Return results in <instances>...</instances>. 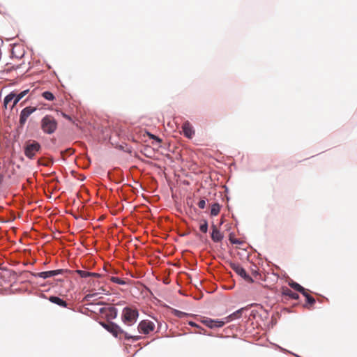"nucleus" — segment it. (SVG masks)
Wrapping results in <instances>:
<instances>
[{
    "mask_svg": "<svg viewBox=\"0 0 357 357\" xmlns=\"http://www.w3.org/2000/svg\"><path fill=\"white\" fill-rule=\"evenodd\" d=\"M16 96V93L14 92L10 93L8 95H7L3 100L4 106L6 107L7 105L11 102L13 100H14V98Z\"/></svg>",
    "mask_w": 357,
    "mask_h": 357,
    "instance_id": "obj_18",
    "label": "nucleus"
},
{
    "mask_svg": "<svg viewBox=\"0 0 357 357\" xmlns=\"http://www.w3.org/2000/svg\"><path fill=\"white\" fill-rule=\"evenodd\" d=\"M282 294L283 296L288 297L289 298L297 300L299 298V295L291 291L288 287H282Z\"/></svg>",
    "mask_w": 357,
    "mask_h": 357,
    "instance_id": "obj_12",
    "label": "nucleus"
},
{
    "mask_svg": "<svg viewBox=\"0 0 357 357\" xmlns=\"http://www.w3.org/2000/svg\"><path fill=\"white\" fill-rule=\"evenodd\" d=\"M212 233H211V238L214 242H220L223 238L222 234L220 231V230L217 228L215 225H213L212 227Z\"/></svg>",
    "mask_w": 357,
    "mask_h": 357,
    "instance_id": "obj_11",
    "label": "nucleus"
},
{
    "mask_svg": "<svg viewBox=\"0 0 357 357\" xmlns=\"http://www.w3.org/2000/svg\"><path fill=\"white\" fill-rule=\"evenodd\" d=\"M245 307H242L234 313L231 314L230 315L225 317L223 321H225V323H228L234 319H239L242 315V312L245 310Z\"/></svg>",
    "mask_w": 357,
    "mask_h": 357,
    "instance_id": "obj_13",
    "label": "nucleus"
},
{
    "mask_svg": "<svg viewBox=\"0 0 357 357\" xmlns=\"http://www.w3.org/2000/svg\"><path fill=\"white\" fill-rule=\"evenodd\" d=\"M50 301L53 303H55L58 305H60L61 307H66L67 306V303L63 301V299L60 298L59 297H57V296H50V298H49Z\"/></svg>",
    "mask_w": 357,
    "mask_h": 357,
    "instance_id": "obj_14",
    "label": "nucleus"
},
{
    "mask_svg": "<svg viewBox=\"0 0 357 357\" xmlns=\"http://www.w3.org/2000/svg\"><path fill=\"white\" fill-rule=\"evenodd\" d=\"M155 329V324L150 320H142L139 322L137 326L139 333L148 335L153 332Z\"/></svg>",
    "mask_w": 357,
    "mask_h": 357,
    "instance_id": "obj_5",
    "label": "nucleus"
},
{
    "mask_svg": "<svg viewBox=\"0 0 357 357\" xmlns=\"http://www.w3.org/2000/svg\"><path fill=\"white\" fill-rule=\"evenodd\" d=\"M289 284L291 288H293L294 290H296L298 292L304 291V288L296 282L292 281V282H289Z\"/></svg>",
    "mask_w": 357,
    "mask_h": 357,
    "instance_id": "obj_17",
    "label": "nucleus"
},
{
    "mask_svg": "<svg viewBox=\"0 0 357 357\" xmlns=\"http://www.w3.org/2000/svg\"><path fill=\"white\" fill-rule=\"evenodd\" d=\"M62 116H63L64 118H66V119H68V120H71V118H70L68 115L66 114L65 113H62Z\"/></svg>",
    "mask_w": 357,
    "mask_h": 357,
    "instance_id": "obj_31",
    "label": "nucleus"
},
{
    "mask_svg": "<svg viewBox=\"0 0 357 357\" xmlns=\"http://www.w3.org/2000/svg\"><path fill=\"white\" fill-rule=\"evenodd\" d=\"M253 275H257V271H253Z\"/></svg>",
    "mask_w": 357,
    "mask_h": 357,
    "instance_id": "obj_35",
    "label": "nucleus"
},
{
    "mask_svg": "<svg viewBox=\"0 0 357 357\" xmlns=\"http://www.w3.org/2000/svg\"><path fill=\"white\" fill-rule=\"evenodd\" d=\"M110 280L114 283H116L118 284L124 285L127 284V282L124 280H122L119 278L112 276L110 278Z\"/></svg>",
    "mask_w": 357,
    "mask_h": 357,
    "instance_id": "obj_19",
    "label": "nucleus"
},
{
    "mask_svg": "<svg viewBox=\"0 0 357 357\" xmlns=\"http://www.w3.org/2000/svg\"><path fill=\"white\" fill-rule=\"evenodd\" d=\"M197 205H198L199 208H202V209L204 208L205 206H206V201H205V199L200 200L198 202Z\"/></svg>",
    "mask_w": 357,
    "mask_h": 357,
    "instance_id": "obj_25",
    "label": "nucleus"
},
{
    "mask_svg": "<svg viewBox=\"0 0 357 357\" xmlns=\"http://www.w3.org/2000/svg\"><path fill=\"white\" fill-rule=\"evenodd\" d=\"M40 149V144L36 141H33L31 143L26 144L24 148V154L27 158L31 159L35 156Z\"/></svg>",
    "mask_w": 357,
    "mask_h": 357,
    "instance_id": "obj_6",
    "label": "nucleus"
},
{
    "mask_svg": "<svg viewBox=\"0 0 357 357\" xmlns=\"http://www.w3.org/2000/svg\"><path fill=\"white\" fill-rule=\"evenodd\" d=\"M77 273L81 277V278H88L91 277V272L82 271V270H77Z\"/></svg>",
    "mask_w": 357,
    "mask_h": 357,
    "instance_id": "obj_21",
    "label": "nucleus"
},
{
    "mask_svg": "<svg viewBox=\"0 0 357 357\" xmlns=\"http://www.w3.org/2000/svg\"><path fill=\"white\" fill-rule=\"evenodd\" d=\"M231 241L232 243H234V244H237L239 243L237 240H231Z\"/></svg>",
    "mask_w": 357,
    "mask_h": 357,
    "instance_id": "obj_32",
    "label": "nucleus"
},
{
    "mask_svg": "<svg viewBox=\"0 0 357 357\" xmlns=\"http://www.w3.org/2000/svg\"><path fill=\"white\" fill-rule=\"evenodd\" d=\"M66 271L63 269H58V270H54V271H43L40 273H38L36 276L46 279L48 278H52L54 276H56L63 272Z\"/></svg>",
    "mask_w": 357,
    "mask_h": 357,
    "instance_id": "obj_9",
    "label": "nucleus"
},
{
    "mask_svg": "<svg viewBox=\"0 0 357 357\" xmlns=\"http://www.w3.org/2000/svg\"><path fill=\"white\" fill-rule=\"evenodd\" d=\"M149 135L150 138L156 140L158 142H161V139L159 137L155 136L154 135L149 134Z\"/></svg>",
    "mask_w": 357,
    "mask_h": 357,
    "instance_id": "obj_28",
    "label": "nucleus"
},
{
    "mask_svg": "<svg viewBox=\"0 0 357 357\" xmlns=\"http://www.w3.org/2000/svg\"><path fill=\"white\" fill-rule=\"evenodd\" d=\"M188 324H189L190 326H191L196 327V328H199V329H202V330H203V328H202V327H200L199 325H197L196 323H195V322H193V321H190V322L188 323Z\"/></svg>",
    "mask_w": 357,
    "mask_h": 357,
    "instance_id": "obj_27",
    "label": "nucleus"
},
{
    "mask_svg": "<svg viewBox=\"0 0 357 357\" xmlns=\"http://www.w3.org/2000/svg\"><path fill=\"white\" fill-rule=\"evenodd\" d=\"M104 328H105L107 331L111 333L116 337H121V335H123L125 339L126 340H132V341H138L141 339V337L139 335H130L128 333L125 332L119 325L114 322H108V323H100Z\"/></svg>",
    "mask_w": 357,
    "mask_h": 357,
    "instance_id": "obj_1",
    "label": "nucleus"
},
{
    "mask_svg": "<svg viewBox=\"0 0 357 357\" xmlns=\"http://www.w3.org/2000/svg\"><path fill=\"white\" fill-rule=\"evenodd\" d=\"M174 314L178 317H183V316H185L186 314L185 312H183L181 311H179V310H175L174 312Z\"/></svg>",
    "mask_w": 357,
    "mask_h": 357,
    "instance_id": "obj_26",
    "label": "nucleus"
},
{
    "mask_svg": "<svg viewBox=\"0 0 357 357\" xmlns=\"http://www.w3.org/2000/svg\"><path fill=\"white\" fill-rule=\"evenodd\" d=\"M182 130L183 135L188 138H192L195 134V131L191 124L188 121L183 123L182 126Z\"/></svg>",
    "mask_w": 357,
    "mask_h": 357,
    "instance_id": "obj_10",
    "label": "nucleus"
},
{
    "mask_svg": "<svg viewBox=\"0 0 357 357\" xmlns=\"http://www.w3.org/2000/svg\"><path fill=\"white\" fill-rule=\"evenodd\" d=\"M231 268L238 275L243 278L246 282L249 283L254 282L253 279L247 274L245 270L238 263H231Z\"/></svg>",
    "mask_w": 357,
    "mask_h": 357,
    "instance_id": "obj_4",
    "label": "nucleus"
},
{
    "mask_svg": "<svg viewBox=\"0 0 357 357\" xmlns=\"http://www.w3.org/2000/svg\"><path fill=\"white\" fill-rule=\"evenodd\" d=\"M306 301L310 306L315 303V299L310 295L307 296Z\"/></svg>",
    "mask_w": 357,
    "mask_h": 357,
    "instance_id": "obj_23",
    "label": "nucleus"
},
{
    "mask_svg": "<svg viewBox=\"0 0 357 357\" xmlns=\"http://www.w3.org/2000/svg\"><path fill=\"white\" fill-rule=\"evenodd\" d=\"M91 276L92 277H95V278H99L100 276V275L99 273H91Z\"/></svg>",
    "mask_w": 357,
    "mask_h": 357,
    "instance_id": "obj_30",
    "label": "nucleus"
},
{
    "mask_svg": "<svg viewBox=\"0 0 357 357\" xmlns=\"http://www.w3.org/2000/svg\"><path fill=\"white\" fill-rule=\"evenodd\" d=\"M203 331H204V332H205V331H204V329H203ZM197 333H202L203 332H202V329H200V330H199V331H197Z\"/></svg>",
    "mask_w": 357,
    "mask_h": 357,
    "instance_id": "obj_34",
    "label": "nucleus"
},
{
    "mask_svg": "<svg viewBox=\"0 0 357 357\" xmlns=\"http://www.w3.org/2000/svg\"><path fill=\"white\" fill-rule=\"evenodd\" d=\"M139 317V312L135 307H126L123 309L121 314V320L123 323L130 326L135 324Z\"/></svg>",
    "mask_w": 357,
    "mask_h": 357,
    "instance_id": "obj_2",
    "label": "nucleus"
},
{
    "mask_svg": "<svg viewBox=\"0 0 357 357\" xmlns=\"http://www.w3.org/2000/svg\"><path fill=\"white\" fill-rule=\"evenodd\" d=\"M42 96L47 100H53L54 99V94L50 91L43 92Z\"/></svg>",
    "mask_w": 357,
    "mask_h": 357,
    "instance_id": "obj_20",
    "label": "nucleus"
},
{
    "mask_svg": "<svg viewBox=\"0 0 357 357\" xmlns=\"http://www.w3.org/2000/svg\"><path fill=\"white\" fill-rule=\"evenodd\" d=\"M109 311L111 312V315L112 317V318H116V315H117V310L115 307H111L109 308Z\"/></svg>",
    "mask_w": 357,
    "mask_h": 357,
    "instance_id": "obj_24",
    "label": "nucleus"
},
{
    "mask_svg": "<svg viewBox=\"0 0 357 357\" xmlns=\"http://www.w3.org/2000/svg\"><path fill=\"white\" fill-rule=\"evenodd\" d=\"M220 211V205L218 203H214L211 206V215L212 216H216L218 215Z\"/></svg>",
    "mask_w": 357,
    "mask_h": 357,
    "instance_id": "obj_16",
    "label": "nucleus"
},
{
    "mask_svg": "<svg viewBox=\"0 0 357 357\" xmlns=\"http://www.w3.org/2000/svg\"><path fill=\"white\" fill-rule=\"evenodd\" d=\"M29 90L26 89L17 95L16 94V96L14 98L13 104L11 106V108H13L17 104V102L29 93Z\"/></svg>",
    "mask_w": 357,
    "mask_h": 357,
    "instance_id": "obj_15",
    "label": "nucleus"
},
{
    "mask_svg": "<svg viewBox=\"0 0 357 357\" xmlns=\"http://www.w3.org/2000/svg\"><path fill=\"white\" fill-rule=\"evenodd\" d=\"M201 321L205 326L211 328H220L222 327L225 324V321H223L222 320H214L210 318H204Z\"/></svg>",
    "mask_w": 357,
    "mask_h": 357,
    "instance_id": "obj_8",
    "label": "nucleus"
},
{
    "mask_svg": "<svg viewBox=\"0 0 357 357\" xmlns=\"http://www.w3.org/2000/svg\"><path fill=\"white\" fill-rule=\"evenodd\" d=\"M96 295V294H89L87 296V297H92L93 296Z\"/></svg>",
    "mask_w": 357,
    "mask_h": 357,
    "instance_id": "obj_33",
    "label": "nucleus"
},
{
    "mask_svg": "<svg viewBox=\"0 0 357 357\" xmlns=\"http://www.w3.org/2000/svg\"><path fill=\"white\" fill-rule=\"evenodd\" d=\"M36 110V107H26L21 111L20 115V123L21 126H24L27 121L29 116Z\"/></svg>",
    "mask_w": 357,
    "mask_h": 357,
    "instance_id": "obj_7",
    "label": "nucleus"
},
{
    "mask_svg": "<svg viewBox=\"0 0 357 357\" xmlns=\"http://www.w3.org/2000/svg\"><path fill=\"white\" fill-rule=\"evenodd\" d=\"M40 127L46 134L54 133L58 127L57 121L51 115H45L41 120Z\"/></svg>",
    "mask_w": 357,
    "mask_h": 357,
    "instance_id": "obj_3",
    "label": "nucleus"
},
{
    "mask_svg": "<svg viewBox=\"0 0 357 357\" xmlns=\"http://www.w3.org/2000/svg\"><path fill=\"white\" fill-rule=\"evenodd\" d=\"M199 229L203 233H206L208 231V222L206 220H203V223L200 225Z\"/></svg>",
    "mask_w": 357,
    "mask_h": 357,
    "instance_id": "obj_22",
    "label": "nucleus"
},
{
    "mask_svg": "<svg viewBox=\"0 0 357 357\" xmlns=\"http://www.w3.org/2000/svg\"><path fill=\"white\" fill-rule=\"evenodd\" d=\"M306 298L307 296H310V294L307 293V290L304 288V291L301 292Z\"/></svg>",
    "mask_w": 357,
    "mask_h": 357,
    "instance_id": "obj_29",
    "label": "nucleus"
}]
</instances>
